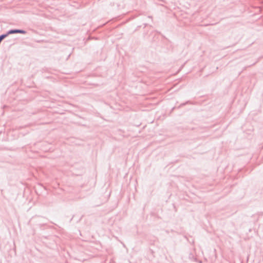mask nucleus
<instances>
[{"instance_id": "obj_3", "label": "nucleus", "mask_w": 263, "mask_h": 263, "mask_svg": "<svg viewBox=\"0 0 263 263\" xmlns=\"http://www.w3.org/2000/svg\"><path fill=\"white\" fill-rule=\"evenodd\" d=\"M187 103V102L186 103V104ZM185 104V103H184L182 104V105H184Z\"/></svg>"}, {"instance_id": "obj_1", "label": "nucleus", "mask_w": 263, "mask_h": 263, "mask_svg": "<svg viewBox=\"0 0 263 263\" xmlns=\"http://www.w3.org/2000/svg\"><path fill=\"white\" fill-rule=\"evenodd\" d=\"M18 29H10L9 31L7 32V33H5L7 35V36L9 35V34H14V33H18Z\"/></svg>"}, {"instance_id": "obj_2", "label": "nucleus", "mask_w": 263, "mask_h": 263, "mask_svg": "<svg viewBox=\"0 0 263 263\" xmlns=\"http://www.w3.org/2000/svg\"><path fill=\"white\" fill-rule=\"evenodd\" d=\"M17 33H21V34H26L27 33L26 31L24 30H22V29H18V31H17Z\"/></svg>"}]
</instances>
